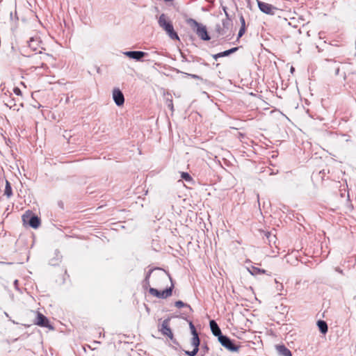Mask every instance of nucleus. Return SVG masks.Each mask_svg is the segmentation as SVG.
<instances>
[{
	"label": "nucleus",
	"instance_id": "5",
	"mask_svg": "<svg viewBox=\"0 0 356 356\" xmlns=\"http://www.w3.org/2000/svg\"><path fill=\"white\" fill-rule=\"evenodd\" d=\"M170 318L165 319L162 322L161 326L159 328V330L162 333L163 335L168 337L173 341V343H175L172 332L170 327Z\"/></svg>",
	"mask_w": 356,
	"mask_h": 356
},
{
	"label": "nucleus",
	"instance_id": "13",
	"mask_svg": "<svg viewBox=\"0 0 356 356\" xmlns=\"http://www.w3.org/2000/svg\"><path fill=\"white\" fill-rule=\"evenodd\" d=\"M191 343L193 346V350H185L184 353L188 356H195L197 354L198 351L200 350V341L194 342L193 341H191Z\"/></svg>",
	"mask_w": 356,
	"mask_h": 356
},
{
	"label": "nucleus",
	"instance_id": "16",
	"mask_svg": "<svg viewBox=\"0 0 356 356\" xmlns=\"http://www.w3.org/2000/svg\"><path fill=\"white\" fill-rule=\"evenodd\" d=\"M189 327L191 330V334L193 335V337L191 339V341H200L198 332L196 330V328L195 325H193L192 321H189Z\"/></svg>",
	"mask_w": 356,
	"mask_h": 356
},
{
	"label": "nucleus",
	"instance_id": "27",
	"mask_svg": "<svg viewBox=\"0 0 356 356\" xmlns=\"http://www.w3.org/2000/svg\"><path fill=\"white\" fill-rule=\"evenodd\" d=\"M5 105L11 108L15 106V103L14 99H10L7 102H5Z\"/></svg>",
	"mask_w": 356,
	"mask_h": 356
},
{
	"label": "nucleus",
	"instance_id": "33",
	"mask_svg": "<svg viewBox=\"0 0 356 356\" xmlns=\"http://www.w3.org/2000/svg\"><path fill=\"white\" fill-rule=\"evenodd\" d=\"M212 56L215 60H218L219 58H221L220 53L213 54Z\"/></svg>",
	"mask_w": 356,
	"mask_h": 356
},
{
	"label": "nucleus",
	"instance_id": "23",
	"mask_svg": "<svg viewBox=\"0 0 356 356\" xmlns=\"http://www.w3.org/2000/svg\"><path fill=\"white\" fill-rule=\"evenodd\" d=\"M175 307H177V308H181V307H186L189 309L190 312H192L193 309L191 308V307L186 304V303H184L183 301L181 300H177L175 302Z\"/></svg>",
	"mask_w": 356,
	"mask_h": 356
},
{
	"label": "nucleus",
	"instance_id": "25",
	"mask_svg": "<svg viewBox=\"0 0 356 356\" xmlns=\"http://www.w3.org/2000/svg\"><path fill=\"white\" fill-rule=\"evenodd\" d=\"M200 352L202 353L201 356H204L207 353H208L209 348L207 344L202 345V347L200 348Z\"/></svg>",
	"mask_w": 356,
	"mask_h": 356
},
{
	"label": "nucleus",
	"instance_id": "41",
	"mask_svg": "<svg viewBox=\"0 0 356 356\" xmlns=\"http://www.w3.org/2000/svg\"><path fill=\"white\" fill-rule=\"evenodd\" d=\"M17 284H18V280H15L14 281V284H15V286H17Z\"/></svg>",
	"mask_w": 356,
	"mask_h": 356
},
{
	"label": "nucleus",
	"instance_id": "17",
	"mask_svg": "<svg viewBox=\"0 0 356 356\" xmlns=\"http://www.w3.org/2000/svg\"><path fill=\"white\" fill-rule=\"evenodd\" d=\"M317 326L319 329V331L323 334H325L328 331V326L327 323L325 321L323 320H318L316 323Z\"/></svg>",
	"mask_w": 356,
	"mask_h": 356
},
{
	"label": "nucleus",
	"instance_id": "2",
	"mask_svg": "<svg viewBox=\"0 0 356 356\" xmlns=\"http://www.w3.org/2000/svg\"><path fill=\"white\" fill-rule=\"evenodd\" d=\"M187 23L201 40L209 41L211 39L206 26L191 18L187 20Z\"/></svg>",
	"mask_w": 356,
	"mask_h": 356
},
{
	"label": "nucleus",
	"instance_id": "10",
	"mask_svg": "<svg viewBox=\"0 0 356 356\" xmlns=\"http://www.w3.org/2000/svg\"><path fill=\"white\" fill-rule=\"evenodd\" d=\"M112 95L113 99L117 106H121L124 104V97L122 92L118 88L113 89Z\"/></svg>",
	"mask_w": 356,
	"mask_h": 356
},
{
	"label": "nucleus",
	"instance_id": "6",
	"mask_svg": "<svg viewBox=\"0 0 356 356\" xmlns=\"http://www.w3.org/2000/svg\"><path fill=\"white\" fill-rule=\"evenodd\" d=\"M257 2L259 9L265 14L273 15H275V11L277 10L276 7L270 3L259 0H257Z\"/></svg>",
	"mask_w": 356,
	"mask_h": 356
},
{
	"label": "nucleus",
	"instance_id": "18",
	"mask_svg": "<svg viewBox=\"0 0 356 356\" xmlns=\"http://www.w3.org/2000/svg\"><path fill=\"white\" fill-rule=\"evenodd\" d=\"M54 254H55V257L54 258H52L49 261V263L51 266L58 265L61 261V259H62V256L58 250H55Z\"/></svg>",
	"mask_w": 356,
	"mask_h": 356
},
{
	"label": "nucleus",
	"instance_id": "9",
	"mask_svg": "<svg viewBox=\"0 0 356 356\" xmlns=\"http://www.w3.org/2000/svg\"><path fill=\"white\" fill-rule=\"evenodd\" d=\"M35 324L40 327H47L50 330L54 329V327L49 324L48 318L40 312L37 313Z\"/></svg>",
	"mask_w": 356,
	"mask_h": 356
},
{
	"label": "nucleus",
	"instance_id": "32",
	"mask_svg": "<svg viewBox=\"0 0 356 356\" xmlns=\"http://www.w3.org/2000/svg\"><path fill=\"white\" fill-rule=\"evenodd\" d=\"M149 286V280L144 279L143 280V287L146 288Z\"/></svg>",
	"mask_w": 356,
	"mask_h": 356
},
{
	"label": "nucleus",
	"instance_id": "26",
	"mask_svg": "<svg viewBox=\"0 0 356 356\" xmlns=\"http://www.w3.org/2000/svg\"><path fill=\"white\" fill-rule=\"evenodd\" d=\"M34 42H35L34 38H31L30 40L28 41V44H29V47H31L33 50H36L37 47H36V46L34 45V43H33Z\"/></svg>",
	"mask_w": 356,
	"mask_h": 356
},
{
	"label": "nucleus",
	"instance_id": "24",
	"mask_svg": "<svg viewBox=\"0 0 356 356\" xmlns=\"http://www.w3.org/2000/svg\"><path fill=\"white\" fill-rule=\"evenodd\" d=\"M181 177L186 181H189L192 179L191 175L188 172H181Z\"/></svg>",
	"mask_w": 356,
	"mask_h": 356
},
{
	"label": "nucleus",
	"instance_id": "30",
	"mask_svg": "<svg viewBox=\"0 0 356 356\" xmlns=\"http://www.w3.org/2000/svg\"><path fill=\"white\" fill-rule=\"evenodd\" d=\"M13 92L17 95H22V91H21V90L18 87H15L13 88Z\"/></svg>",
	"mask_w": 356,
	"mask_h": 356
},
{
	"label": "nucleus",
	"instance_id": "37",
	"mask_svg": "<svg viewBox=\"0 0 356 356\" xmlns=\"http://www.w3.org/2000/svg\"><path fill=\"white\" fill-rule=\"evenodd\" d=\"M223 10H224V12H225V15H226L227 18V17H229V14H228V13H227V8H226V7H223Z\"/></svg>",
	"mask_w": 356,
	"mask_h": 356
},
{
	"label": "nucleus",
	"instance_id": "34",
	"mask_svg": "<svg viewBox=\"0 0 356 356\" xmlns=\"http://www.w3.org/2000/svg\"><path fill=\"white\" fill-rule=\"evenodd\" d=\"M188 76H190L192 78L195 79H200V77L198 75H196V74H189Z\"/></svg>",
	"mask_w": 356,
	"mask_h": 356
},
{
	"label": "nucleus",
	"instance_id": "39",
	"mask_svg": "<svg viewBox=\"0 0 356 356\" xmlns=\"http://www.w3.org/2000/svg\"><path fill=\"white\" fill-rule=\"evenodd\" d=\"M181 56L183 58V60H186V61H188L187 59L186 58L185 56L183 55V54H181Z\"/></svg>",
	"mask_w": 356,
	"mask_h": 356
},
{
	"label": "nucleus",
	"instance_id": "20",
	"mask_svg": "<svg viewBox=\"0 0 356 356\" xmlns=\"http://www.w3.org/2000/svg\"><path fill=\"white\" fill-rule=\"evenodd\" d=\"M4 194L8 197H10L13 195L12 187H11V185H10V182L8 180L6 181V186H5Z\"/></svg>",
	"mask_w": 356,
	"mask_h": 356
},
{
	"label": "nucleus",
	"instance_id": "7",
	"mask_svg": "<svg viewBox=\"0 0 356 356\" xmlns=\"http://www.w3.org/2000/svg\"><path fill=\"white\" fill-rule=\"evenodd\" d=\"M123 54L136 61H141L147 55V53L142 51H127L123 52Z\"/></svg>",
	"mask_w": 356,
	"mask_h": 356
},
{
	"label": "nucleus",
	"instance_id": "12",
	"mask_svg": "<svg viewBox=\"0 0 356 356\" xmlns=\"http://www.w3.org/2000/svg\"><path fill=\"white\" fill-rule=\"evenodd\" d=\"M209 326L211 330L212 334L218 337V340L220 339V335H223L222 334L221 330L218 326V323L214 320H211L209 321Z\"/></svg>",
	"mask_w": 356,
	"mask_h": 356
},
{
	"label": "nucleus",
	"instance_id": "11",
	"mask_svg": "<svg viewBox=\"0 0 356 356\" xmlns=\"http://www.w3.org/2000/svg\"><path fill=\"white\" fill-rule=\"evenodd\" d=\"M325 66L328 69V70H334V74L335 75H338L339 73V70H340V67H339V65H340V63L337 61L336 60L334 59H325Z\"/></svg>",
	"mask_w": 356,
	"mask_h": 356
},
{
	"label": "nucleus",
	"instance_id": "14",
	"mask_svg": "<svg viewBox=\"0 0 356 356\" xmlns=\"http://www.w3.org/2000/svg\"><path fill=\"white\" fill-rule=\"evenodd\" d=\"M215 32L216 33L217 37L220 36H225L227 35L228 31L224 29V27L220 24H216L215 26Z\"/></svg>",
	"mask_w": 356,
	"mask_h": 356
},
{
	"label": "nucleus",
	"instance_id": "3",
	"mask_svg": "<svg viewBox=\"0 0 356 356\" xmlns=\"http://www.w3.org/2000/svg\"><path fill=\"white\" fill-rule=\"evenodd\" d=\"M164 275H167L169 277V279L170 280L171 286L170 287L166 288L165 289H164L163 291H159L158 289L152 288V287H150L149 289V293L151 295H152L156 298H162V299H165V298L170 297L172 295V290L174 289V284H173L172 280L170 274L168 273H167L165 270H163L161 272V276H164Z\"/></svg>",
	"mask_w": 356,
	"mask_h": 356
},
{
	"label": "nucleus",
	"instance_id": "15",
	"mask_svg": "<svg viewBox=\"0 0 356 356\" xmlns=\"http://www.w3.org/2000/svg\"><path fill=\"white\" fill-rule=\"evenodd\" d=\"M279 354L282 356H292L291 352L284 345H278L276 347Z\"/></svg>",
	"mask_w": 356,
	"mask_h": 356
},
{
	"label": "nucleus",
	"instance_id": "4",
	"mask_svg": "<svg viewBox=\"0 0 356 356\" xmlns=\"http://www.w3.org/2000/svg\"><path fill=\"white\" fill-rule=\"evenodd\" d=\"M218 341L224 348L231 352H237L240 348L235 343L234 340L231 339L227 335H220Z\"/></svg>",
	"mask_w": 356,
	"mask_h": 356
},
{
	"label": "nucleus",
	"instance_id": "31",
	"mask_svg": "<svg viewBox=\"0 0 356 356\" xmlns=\"http://www.w3.org/2000/svg\"><path fill=\"white\" fill-rule=\"evenodd\" d=\"M240 22H241V27L245 28V19H244L243 16H242V15L240 17Z\"/></svg>",
	"mask_w": 356,
	"mask_h": 356
},
{
	"label": "nucleus",
	"instance_id": "21",
	"mask_svg": "<svg viewBox=\"0 0 356 356\" xmlns=\"http://www.w3.org/2000/svg\"><path fill=\"white\" fill-rule=\"evenodd\" d=\"M220 24L224 27V29L229 31L232 26V20L229 17H227L226 19H222V22Z\"/></svg>",
	"mask_w": 356,
	"mask_h": 356
},
{
	"label": "nucleus",
	"instance_id": "42",
	"mask_svg": "<svg viewBox=\"0 0 356 356\" xmlns=\"http://www.w3.org/2000/svg\"><path fill=\"white\" fill-rule=\"evenodd\" d=\"M164 1H166V2H172V1H173V0H164Z\"/></svg>",
	"mask_w": 356,
	"mask_h": 356
},
{
	"label": "nucleus",
	"instance_id": "36",
	"mask_svg": "<svg viewBox=\"0 0 356 356\" xmlns=\"http://www.w3.org/2000/svg\"><path fill=\"white\" fill-rule=\"evenodd\" d=\"M335 270H336L337 272L339 273L340 274L343 275V270H342L341 268H339V267H337V268H335Z\"/></svg>",
	"mask_w": 356,
	"mask_h": 356
},
{
	"label": "nucleus",
	"instance_id": "19",
	"mask_svg": "<svg viewBox=\"0 0 356 356\" xmlns=\"http://www.w3.org/2000/svg\"><path fill=\"white\" fill-rule=\"evenodd\" d=\"M248 270L250 273V274L252 275H257L259 274H264V273H266V271L265 270L259 268L257 267H254V266H252L251 268V269H248Z\"/></svg>",
	"mask_w": 356,
	"mask_h": 356
},
{
	"label": "nucleus",
	"instance_id": "8",
	"mask_svg": "<svg viewBox=\"0 0 356 356\" xmlns=\"http://www.w3.org/2000/svg\"><path fill=\"white\" fill-rule=\"evenodd\" d=\"M23 220L27 223L30 227L37 229L40 225V219L35 215L30 216H23Z\"/></svg>",
	"mask_w": 356,
	"mask_h": 356
},
{
	"label": "nucleus",
	"instance_id": "43",
	"mask_svg": "<svg viewBox=\"0 0 356 356\" xmlns=\"http://www.w3.org/2000/svg\"><path fill=\"white\" fill-rule=\"evenodd\" d=\"M291 72H292L293 71H294V68H293V67H291Z\"/></svg>",
	"mask_w": 356,
	"mask_h": 356
},
{
	"label": "nucleus",
	"instance_id": "40",
	"mask_svg": "<svg viewBox=\"0 0 356 356\" xmlns=\"http://www.w3.org/2000/svg\"><path fill=\"white\" fill-rule=\"evenodd\" d=\"M169 107H170L172 110L173 109V104L172 102L169 104Z\"/></svg>",
	"mask_w": 356,
	"mask_h": 356
},
{
	"label": "nucleus",
	"instance_id": "22",
	"mask_svg": "<svg viewBox=\"0 0 356 356\" xmlns=\"http://www.w3.org/2000/svg\"><path fill=\"white\" fill-rule=\"evenodd\" d=\"M238 49V47H233L228 50H225L224 51L220 52L221 58L225 56H228L233 53H235Z\"/></svg>",
	"mask_w": 356,
	"mask_h": 356
},
{
	"label": "nucleus",
	"instance_id": "35",
	"mask_svg": "<svg viewBox=\"0 0 356 356\" xmlns=\"http://www.w3.org/2000/svg\"><path fill=\"white\" fill-rule=\"evenodd\" d=\"M283 285L282 284H280L277 286V291H282L283 289Z\"/></svg>",
	"mask_w": 356,
	"mask_h": 356
},
{
	"label": "nucleus",
	"instance_id": "29",
	"mask_svg": "<svg viewBox=\"0 0 356 356\" xmlns=\"http://www.w3.org/2000/svg\"><path fill=\"white\" fill-rule=\"evenodd\" d=\"M245 32V28L241 27L238 33V38H241Z\"/></svg>",
	"mask_w": 356,
	"mask_h": 356
},
{
	"label": "nucleus",
	"instance_id": "1",
	"mask_svg": "<svg viewBox=\"0 0 356 356\" xmlns=\"http://www.w3.org/2000/svg\"><path fill=\"white\" fill-rule=\"evenodd\" d=\"M158 24L172 40H179V35L175 31L172 22L168 20L167 16L164 13L159 16Z\"/></svg>",
	"mask_w": 356,
	"mask_h": 356
},
{
	"label": "nucleus",
	"instance_id": "38",
	"mask_svg": "<svg viewBox=\"0 0 356 356\" xmlns=\"http://www.w3.org/2000/svg\"><path fill=\"white\" fill-rule=\"evenodd\" d=\"M0 88H1V90L3 92V91H4V89H5V86H4V84H1Z\"/></svg>",
	"mask_w": 356,
	"mask_h": 356
},
{
	"label": "nucleus",
	"instance_id": "28",
	"mask_svg": "<svg viewBox=\"0 0 356 356\" xmlns=\"http://www.w3.org/2000/svg\"><path fill=\"white\" fill-rule=\"evenodd\" d=\"M154 270H161V268H154V269H150V270H149L146 273V275H145V279L149 280L150 275H151L152 273Z\"/></svg>",
	"mask_w": 356,
	"mask_h": 356
}]
</instances>
